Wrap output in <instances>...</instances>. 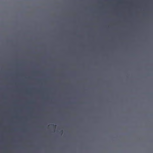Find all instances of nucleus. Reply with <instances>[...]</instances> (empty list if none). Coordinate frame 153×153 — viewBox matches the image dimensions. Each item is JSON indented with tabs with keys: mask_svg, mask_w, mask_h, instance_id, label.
Segmentation results:
<instances>
[{
	"mask_svg": "<svg viewBox=\"0 0 153 153\" xmlns=\"http://www.w3.org/2000/svg\"><path fill=\"white\" fill-rule=\"evenodd\" d=\"M51 125L53 127L54 129L56 128V125Z\"/></svg>",
	"mask_w": 153,
	"mask_h": 153,
	"instance_id": "nucleus-1",
	"label": "nucleus"
},
{
	"mask_svg": "<svg viewBox=\"0 0 153 153\" xmlns=\"http://www.w3.org/2000/svg\"><path fill=\"white\" fill-rule=\"evenodd\" d=\"M62 132H63V131L62 130V131H61V133H62Z\"/></svg>",
	"mask_w": 153,
	"mask_h": 153,
	"instance_id": "nucleus-2",
	"label": "nucleus"
}]
</instances>
